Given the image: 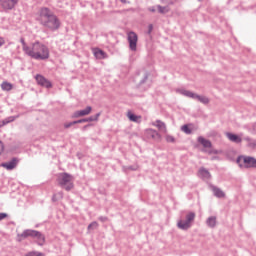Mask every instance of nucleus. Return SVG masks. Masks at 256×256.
Returning a JSON list of instances; mask_svg holds the SVG:
<instances>
[{"label": "nucleus", "instance_id": "f257e3e1", "mask_svg": "<svg viewBox=\"0 0 256 256\" xmlns=\"http://www.w3.org/2000/svg\"><path fill=\"white\" fill-rule=\"evenodd\" d=\"M20 41L22 43V49L25 55H28V57L36 59L37 61H45L49 58V48L45 44L36 41L30 45H27V43H25V39L23 38Z\"/></svg>", "mask_w": 256, "mask_h": 256}, {"label": "nucleus", "instance_id": "f03ea898", "mask_svg": "<svg viewBox=\"0 0 256 256\" xmlns=\"http://www.w3.org/2000/svg\"><path fill=\"white\" fill-rule=\"evenodd\" d=\"M37 21L50 31H57L61 27V21L59 18L47 7L41 8L37 13Z\"/></svg>", "mask_w": 256, "mask_h": 256}, {"label": "nucleus", "instance_id": "7ed1b4c3", "mask_svg": "<svg viewBox=\"0 0 256 256\" xmlns=\"http://www.w3.org/2000/svg\"><path fill=\"white\" fill-rule=\"evenodd\" d=\"M27 237H31L35 239L38 245H45V235L37 230H24L21 234H18L19 241H23V239H27Z\"/></svg>", "mask_w": 256, "mask_h": 256}, {"label": "nucleus", "instance_id": "20e7f679", "mask_svg": "<svg viewBox=\"0 0 256 256\" xmlns=\"http://www.w3.org/2000/svg\"><path fill=\"white\" fill-rule=\"evenodd\" d=\"M59 185L65 189V191H71L73 189V176L67 173L58 174L57 179Z\"/></svg>", "mask_w": 256, "mask_h": 256}, {"label": "nucleus", "instance_id": "39448f33", "mask_svg": "<svg viewBox=\"0 0 256 256\" xmlns=\"http://www.w3.org/2000/svg\"><path fill=\"white\" fill-rule=\"evenodd\" d=\"M193 221H195V212H189L186 215V220H180L177 223L178 229H182V231H187V229H190Z\"/></svg>", "mask_w": 256, "mask_h": 256}, {"label": "nucleus", "instance_id": "423d86ee", "mask_svg": "<svg viewBox=\"0 0 256 256\" xmlns=\"http://www.w3.org/2000/svg\"><path fill=\"white\" fill-rule=\"evenodd\" d=\"M239 167L244 169H249L251 167H256V159L250 156H240L237 159Z\"/></svg>", "mask_w": 256, "mask_h": 256}, {"label": "nucleus", "instance_id": "0eeeda50", "mask_svg": "<svg viewBox=\"0 0 256 256\" xmlns=\"http://www.w3.org/2000/svg\"><path fill=\"white\" fill-rule=\"evenodd\" d=\"M198 142H200V144L202 145V147H204V152L205 153H209V155H217V153H219V151L213 149L212 145H211V141L203 138V137H199L198 138Z\"/></svg>", "mask_w": 256, "mask_h": 256}, {"label": "nucleus", "instance_id": "6e6552de", "mask_svg": "<svg viewBox=\"0 0 256 256\" xmlns=\"http://www.w3.org/2000/svg\"><path fill=\"white\" fill-rule=\"evenodd\" d=\"M139 40L137 33L129 32L128 33V43L131 51H137V41Z\"/></svg>", "mask_w": 256, "mask_h": 256}, {"label": "nucleus", "instance_id": "1a4fd4ad", "mask_svg": "<svg viewBox=\"0 0 256 256\" xmlns=\"http://www.w3.org/2000/svg\"><path fill=\"white\" fill-rule=\"evenodd\" d=\"M17 3H19V0H0V7H2V9L11 10L15 8Z\"/></svg>", "mask_w": 256, "mask_h": 256}, {"label": "nucleus", "instance_id": "9d476101", "mask_svg": "<svg viewBox=\"0 0 256 256\" xmlns=\"http://www.w3.org/2000/svg\"><path fill=\"white\" fill-rule=\"evenodd\" d=\"M91 111H93V108L91 106H88L84 110H78L74 112L72 117L73 119H77L79 117H85L87 115H91Z\"/></svg>", "mask_w": 256, "mask_h": 256}, {"label": "nucleus", "instance_id": "9b49d317", "mask_svg": "<svg viewBox=\"0 0 256 256\" xmlns=\"http://www.w3.org/2000/svg\"><path fill=\"white\" fill-rule=\"evenodd\" d=\"M146 135H147V137L154 139V141H161V139H162L161 134L154 129H147Z\"/></svg>", "mask_w": 256, "mask_h": 256}, {"label": "nucleus", "instance_id": "f8f14e48", "mask_svg": "<svg viewBox=\"0 0 256 256\" xmlns=\"http://www.w3.org/2000/svg\"><path fill=\"white\" fill-rule=\"evenodd\" d=\"M18 163L19 160L17 158H13L9 162L2 163L1 166L4 167V169H7L8 171H12V169H15V167H17Z\"/></svg>", "mask_w": 256, "mask_h": 256}, {"label": "nucleus", "instance_id": "ddd939ff", "mask_svg": "<svg viewBox=\"0 0 256 256\" xmlns=\"http://www.w3.org/2000/svg\"><path fill=\"white\" fill-rule=\"evenodd\" d=\"M36 81H37L38 85H41V87H46V89H50V87H52L49 80L45 79V77H43L41 75L36 76Z\"/></svg>", "mask_w": 256, "mask_h": 256}, {"label": "nucleus", "instance_id": "4468645a", "mask_svg": "<svg viewBox=\"0 0 256 256\" xmlns=\"http://www.w3.org/2000/svg\"><path fill=\"white\" fill-rule=\"evenodd\" d=\"M99 117H101V113L96 114L95 116H91L89 118L81 119L78 121H73V123H89L91 121H99Z\"/></svg>", "mask_w": 256, "mask_h": 256}, {"label": "nucleus", "instance_id": "2eb2a0df", "mask_svg": "<svg viewBox=\"0 0 256 256\" xmlns=\"http://www.w3.org/2000/svg\"><path fill=\"white\" fill-rule=\"evenodd\" d=\"M152 125L153 127H157V129L160 130L162 133H167V126L165 125V122L157 120L155 122H152Z\"/></svg>", "mask_w": 256, "mask_h": 256}, {"label": "nucleus", "instance_id": "dca6fc26", "mask_svg": "<svg viewBox=\"0 0 256 256\" xmlns=\"http://www.w3.org/2000/svg\"><path fill=\"white\" fill-rule=\"evenodd\" d=\"M93 54L96 57V59H107V54L99 48H94Z\"/></svg>", "mask_w": 256, "mask_h": 256}, {"label": "nucleus", "instance_id": "f3484780", "mask_svg": "<svg viewBox=\"0 0 256 256\" xmlns=\"http://www.w3.org/2000/svg\"><path fill=\"white\" fill-rule=\"evenodd\" d=\"M127 117L130 121H133L134 123H141V116H137L132 112H128Z\"/></svg>", "mask_w": 256, "mask_h": 256}, {"label": "nucleus", "instance_id": "a211bd4d", "mask_svg": "<svg viewBox=\"0 0 256 256\" xmlns=\"http://www.w3.org/2000/svg\"><path fill=\"white\" fill-rule=\"evenodd\" d=\"M179 93H181V95H184L185 97H190L191 99H195V97H197V94L189 91V90H178Z\"/></svg>", "mask_w": 256, "mask_h": 256}, {"label": "nucleus", "instance_id": "6ab92c4d", "mask_svg": "<svg viewBox=\"0 0 256 256\" xmlns=\"http://www.w3.org/2000/svg\"><path fill=\"white\" fill-rule=\"evenodd\" d=\"M228 139L233 143H241V137L236 134L227 133Z\"/></svg>", "mask_w": 256, "mask_h": 256}, {"label": "nucleus", "instance_id": "aec40b11", "mask_svg": "<svg viewBox=\"0 0 256 256\" xmlns=\"http://www.w3.org/2000/svg\"><path fill=\"white\" fill-rule=\"evenodd\" d=\"M1 89H2V91H11V89H13V84H11L7 81H4L1 84Z\"/></svg>", "mask_w": 256, "mask_h": 256}, {"label": "nucleus", "instance_id": "412c9836", "mask_svg": "<svg viewBox=\"0 0 256 256\" xmlns=\"http://www.w3.org/2000/svg\"><path fill=\"white\" fill-rule=\"evenodd\" d=\"M199 177H202V179H209L211 177V174L209 173V171L202 168L199 170Z\"/></svg>", "mask_w": 256, "mask_h": 256}, {"label": "nucleus", "instance_id": "4be33fe9", "mask_svg": "<svg viewBox=\"0 0 256 256\" xmlns=\"http://www.w3.org/2000/svg\"><path fill=\"white\" fill-rule=\"evenodd\" d=\"M212 190H213L215 197H219V198L225 197V192L222 191L221 189H219L217 187H213Z\"/></svg>", "mask_w": 256, "mask_h": 256}, {"label": "nucleus", "instance_id": "5701e85b", "mask_svg": "<svg viewBox=\"0 0 256 256\" xmlns=\"http://www.w3.org/2000/svg\"><path fill=\"white\" fill-rule=\"evenodd\" d=\"M207 225L208 227H215L217 225V218L214 216H211L207 219Z\"/></svg>", "mask_w": 256, "mask_h": 256}, {"label": "nucleus", "instance_id": "b1692460", "mask_svg": "<svg viewBox=\"0 0 256 256\" xmlns=\"http://www.w3.org/2000/svg\"><path fill=\"white\" fill-rule=\"evenodd\" d=\"M195 99H198L200 103H203L204 105H207L209 103V98L205 96H200L196 94Z\"/></svg>", "mask_w": 256, "mask_h": 256}, {"label": "nucleus", "instance_id": "393cba45", "mask_svg": "<svg viewBox=\"0 0 256 256\" xmlns=\"http://www.w3.org/2000/svg\"><path fill=\"white\" fill-rule=\"evenodd\" d=\"M157 10L160 12V13H169V7L165 6V7H162V6H157Z\"/></svg>", "mask_w": 256, "mask_h": 256}, {"label": "nucleus", "instance_id": "a878e982", "mask_svg": "<svg viewBox=\"0 0 256 256\" xmlns=\"http://www.w3.org/2000/svg\"><path fill=\"white\" fill-rule=\"evenodd\" d=\"M181 131H183V133H186L187 135H190L191 128H189V125H184L181 127Z\"/></svg>", "mask_w": 256, "mask_h": 256}, {"label": "nucleus", "instance_id": "bb28decb", "mask_svg": "<svg viewBox=\"0 0 256 256\" xmlns=\"http://www.w3.org/2000/svg\"><path fill=\"white\" fill-rule=\"evenodd\" d=\"M97 227H99V224L97 222H92L89 226H88V230L91 231V229H97Z\"/></svg>", "mask_w": 256, "mask_h": 256}, {"label": "nucleus", "instance_id": "cd10ccee", "mask_svg": "<svg viewBox=\"0 0 256 256\" xmlns=\"http://www.w3.org/2000/svg\"><path fill=\"white\" fill-rule=\"evenodd\" d=\"M167 143H175V138L171 135L166 136Z\"/></svg>", "mask_w": 256, "mask_h": 256}, {"label": "nucleus", "instance_id": "c85d7f7f", "mask_svg": "<svg viewBox=\"0 0 256 256\" xmlns=\"http://www.w3.org/2000/svg\"><path fill=\"white\" fill-rule=\"evenodd\" d=\"M175 0H162V3H165L166 5H173Z\"/></svg>", "mask_w": 256, "mask_h": 256}, {"label": "nucleus", "instance_id": "c756f323", "mask_svg": "<svg viewBox=\"0 0 256 256\" xmlns=\"http://www.w3.org/2000/svg\"><path fill=\"white\" fill-rule=\"evenodd\" d=\"M72 125H76V123H73V122L65 123L64 127H65V129H69V127H72Z\"/></svg>", "mask_w": 256, "mask_h": 256}, {"label": "nucleus", "instance_id": "7c9ffc66", "mask_svg": "<svg viewBox=\"0 0 256 256\" xmlns=\"http://www.w3.org/2000/svg\"><path fill=\"white\" fill-rule=\"evenodd\" d=\"M7 217V213H0V221H3V219H7Z\"/></svg>", "mask_w": 256, "mask_h": 256}, {"label": "nucleus", "instance_id": "2f4dec72", "mask_svg": "<svg viewBox=\"0 0 256 256\" xmlns=\"http://www.w3.org/2000/svg\"><path fill=\"white\" fill-rule=\"evenodd\" d=\"M4 149H5V146L3 145V142L0 140V155L1 153H3Z\"/></svg>", "mask_w": 256, "mask_h": 256}, {"label": "nucleus", "instance_id": "473e14b6", "mask_svg": "<svg viewBox=\"0 0 256 256\" xmlns=\"http://www.w3.org/2000/svg\"><path fill=\"white\" fill-rule=\"evenodd\" d=\"M5 45V39L0 36V47H3Z\"/></svg>", "mask_w": 256, "mask_h": 256}, {"label": "nucleus", "instance_id": "72a5a7b5", "mask_svg": "<svg viewBox=\"0 0 256 256\" xmlns=\"http://www.w3.org/2000/svg\"><path fill=\"white\" fill-rule=\"evenodd\" d=\"M148 10L151 11V13H155V11H156L155 7H150V8H148Z\"/></svg>", "mask_w": 256, "mask_h": 256}, {"label": "nucleus", "instance_id": "f704fd0d", "mask_svg": "<svg viewBox=\"0 0 256 256\" xmlns=\"http://www.w3.org/2000/svg\"><path fill=\"white\" fill-rule=\"evenodd\" d=\"M151 31H153V24L149 25V33H151Z\"/></svg>", "mask_w": 256, "mask_h": 256}, {"label": "nucleus", "instance_id": "c9c22d12", "mask_svg": "<svg viewBox=\"0 0 256 256\" xmlns=\"http://www.w3.org/2000/svg\"><path fill=\"white\" fill-rule=\"evenodd\" d=\"M53 201H57V195L53 196Z\"/></svg>", "mask_w": 256, "mask_h": 256}, {"label": "nucleus", "instance_id": "e433bc0d", "mask_svg": "<svg viewBox=\"0 0 256 256\" xmlns=\"http://www.w3.org/2000/svg\"><path fill=\"white\" fill-rule=\"evenodd\" d=\"M122 1V3H127V1H129V0H121Z\"/></svg>", "mask_w": 256, "mask_h": 256}, {"label": "nucleus", "instance_id": "4c0bfd02", "mask_svg": "<svg viewBox=\"0 0 256 256\" xmlns=\"http://www.w3.org/2000/svg\"><path fill=\"white\" fill-rule=\"evenodd\" d=\"M59 197H63V194H59Z\"/></svg>", "mask_w": 256, "mask_h": 256}, {"label": "nucleus", "instance_id": "58836bf2", "mask_svg": "<svg viewBox=\"0 0 256 256\" xmlns=\"http://www.w3.org/2000/svg\"><path fill=\"white\" fill-rule=\"evenodd\" d=\"M10 121H6L4 124L9 123Z\"/></svg>", "mask_w": 256, "mask_h": 256}]
</instances>
